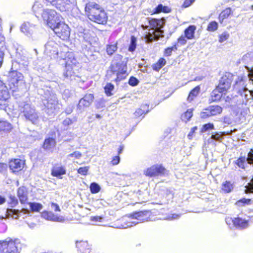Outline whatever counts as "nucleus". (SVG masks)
<instances>
[{
  "instance_id": "4468645a",
  "label": "nucleus",
  "mask_w": 253,
  "mask_h": 253,
  "mask_svg": "<svg viewBox=\"0 0 253 253\" xmlns=\"http://www.w3.org/2000/svg\"><path fill=\"white\" fill-rule=\"evenodd\" d=\"M66 173L65 167L59 164H55L51 169V175L58 178H62V176L65 175Z\"/></svg>"
},
{
  "instance_id": "774afa93",
  "label": "nucleus",
  "mask_w": 253,
  "mask_h": 253,
  "mask_svg": "<svg viewBox=\"0 0 253 253\" xmlns=\"http://www.w3.org/2000/svg\"><path fill=\"white\" fill-rule=\"evenodd\" d=\"M95 116H96V117L97 118H101L100 115H99V114H96V115H95Z\"/></svg>"
},
{
  "instance_id": "7ed1b4c3",
  "label": "nucleus",
  "mask_w": 253,
  "mask_h": 253,
  "mask_svg": "<svg viewBox=\"0 0 253 253\" xmlns=\"http://www.w3.org/2000/svg\"><path fill=\"white\" fill-rule=\"evenodd\" d=\"M63 76L65 78L79 77L78 73L81 69L80 64L75 56L71 52H67L65 58Z\"/></svg>"
},
{
  "instance_id": "de8ad7c7",
  "label": "nucleus",
  "mask_w": 253,
  "mask_h": 253,
  "mask_svg": "<svg viewBox=\"0 0 253 253\" xmlns=\"http://www.w3.org/2000/svg\"><path fill=\"white\" fill-rule=\"evenodd\" d=\"M89 169V167H80L77 169V171L79 173L82 175H86L87 174Z\"/></svg>"
},
{
  "instance_id": "b1692460",
  "label": "nucleus",
  "mask_w": 253,
  "mask_h": 253,
  "mask_svg": "<svg viewBox=\"0 0 253 253\" xmlns=\"http://www.w3.org/2000/svg\"><path fill=\"white\" fill-rule=\"evenodd\" d=\"M13 128L12 125L6 121H0V132L8 133Z\"/></svg>"
},
{
  "instance_id": "c03bdc74",
  "label": "nucleus",
  "mask_w": 253,
  "mask_h": 253,
  "mask_svg": "<svg viewBox=\"0 0 253 253\" xmlns=\"http://www.w3.org/2000/svg\"><path fill=\"white\" fill-rule=\"evenodd\" d=\"M89 189L92 194H96L100 191L101 188L97 183L92 182L90 184Z\"/></svg>"
},
{
  "instance_id": "8fccbe9b",
  "label": "nucleus",
  "mask_w": 253,
  "mask_h": 253,
  "mask_svg": "<svg viewBox=\"0 0 253 253\" xmlns=\"http://www.w3.org/2000/svg\"><path fill=\"white\" fill-rule=\"evenodd\" d=\"M229 37V34L227 32H224L219 35L218 41L220 42H222L227 40Z\"/></svg>"
},
{
  "instance_id": "0eeeda50",
  "label": "nucleus",
  "mask_w": 253,
  "mask_h": 253,
  "mask_svg": "<svg viewBox=\"0 0 253 253\" xmlns=\"http://www.w3.org/2000/svg\"><path fill=\"white\" fill-rule=\"evenodd\" d=\"M166 173V169L161 164L152 165L145 169L143 172V174L149 177H156L164 175Z\"/></svg>"
},
{
  "instance_id": "864d4df0",
  "label": "nucleus",
  "mask_w": 253,
  "mask_h": 253,
  "mask_svg": "<svg viewBox=\"0 0 253 253\" xmlns=\"http://www.w3.org/2000/svg\"><path fill=\"white\" fill-rule=\"evenodd\" d=\"M186 38L182 35L180 36L177 40V43L180 45H185L187 42Z\"/></svg>"
},
{
  "instance_id": "0e129e2a",
  "label": "nucleus",
  "mask_w": 253,
  "mask_h": 253,
  "mask_svg": "<svg viewBox=\"0 0 253 253\" xmlns=\"http://www.w3.org/2000/svg\"><path fill=\"white\" fill-rule=\"evenodd\" d=\"M51 207L53 209H54V210L55 211H60V208H59V206L56 203H51Z\"/></svg>"
},
{
  "instance_id": "bf43d9fd",
  "label": "nucleus",
  "mask_w": 253,
  "mask_h": 253,
  "mask_svg": "<svg viewBox=\"0 0 253 253\" xmlns=\"http://www.w3.org/2000/svg\"><path fill=\"white\" fill-rule=\"evenodd\" d=\"M73 123V121L69 118H67L64 119L62 122L63 125L64 126H69Z\"/></svg>"
},
{
  "instance_id": "20e7f679",
  "label": "nucleus",
  "mask_w": 253,
  "mask_h": 253,
  "mask_svg": "<svg viewBox=\"0 0 253 253\" xmlns=\"http://www.w3.org/2000/svg\"><path fill=\"white\" fill-rule=\"evenodd\" d=\"M19 240L16 238H7L0 240V253H19Z\"/></svg>"
},
{
  "instance_id": "680f3d73",
  "label": "nucleus",
  "mask_w": 253,
  "mask_h": 253,
  "mask_svg": "<svg viewBox=\"0 0 253 253\" xmlns=\"http://www.w3.org/2000/svg\"><path fill=\"white\" fill-rule=\"evenodd\" d=\"M197 129V126H194L191 129L190 131L189 132V134H188V137L189 139H191V136L193 134V133L195 132V131Z\"/></svg>"
},
{
  "instance_id": "5701e85b",
  "label": "nucleus",
  "mask_w": 253,
  "mask_h": 253,
  "mask_svg": "<svg viewBox=\"0 0 253 253\" xmlns=\"http://www.w3.org/2000/svg\"><path fill=\"white\" fill-rule=\"evenodd\" d=\"M196 26L194 25L188 26L184 30V36L187 40H192L195 38V33Z\"/></svg>"
},
{
  "instance_id": "603ef678",
  "label": "nucleus",
  "mask_w": 253,
  "mask_h": 253,
  "mask_svg": "<svg viewBox=\"0 0 253 253\" xmlns=\"http://www.w3.org/2000/svg\"><path fill=\"white\" fill-rule=\"evenodd\" d=\"M247 160L249 165H253V149H251L248 153Z\"/></svg>"
},
{
  "instance_id": "c756f323",
  "label": "nucleus",
  "mask_w": 253,
  "mask_h": 253,
  "mask_svg": "<svg viewBox=\"0 0 253 253\" xmlns=\"http://www.w3.org/2000/svg\"><path fill=\"white\" fill-rule=\"evenodd\" d=\"M233 184L230 181H225L221 185V190L225 193L231 192L233 189Z\"/></svg>"
},
{
  "instance_id": "4d7b16f0",
  "label": "nucleus",
  "mask_w": 253,
  "mask_h": 253,
  "mask_svg": "<svg viewBox=\"0 0 253 253\" xmlns=\"http://www.w3.org/2000/svg\"><path fill=\"white\" fill-rule=\"evenodd\" d=\"M120 161V158L119 156H116L112 158V160L111 161V164L113 166H115L118 165Z\"/></svg>"
},
{
  "instance_id": "7c9ffc66",
  "label": "nucleus",
  "mask_w": 253,
  "mask_h": 253,
  "mask_svg": "<svg viewBox=\"0 0 253 253\" xmlns=\"http://www.w3.org/2000/svg\"><path fill=\"white\" fill-rule=\"evenodd\" d=\"M252 202V199L243 198L237 200L235 204L239 207H244L247 205H251Z\"/></svg>"
},
{
  "instance_id": "a211bd4d",
  "label": "nucleus",
  "mask_w": 253,
  "mask_h": 253,
  "mask_svg": "<svg viewBox=\"0 0 253 253\" xmlns=\"http://www.w3.org/2000/svg\"><path fill=\"white\" fill-rule=\"evenodd\" d=\"M76 247L79 253H91L90 245L86 241H78L76 242Z\"/></svg>"
},
{
  "instance_id": "69168bd1",
  "label": "nucleus",
  "mask_w": 253,
  "mask_h": 253,
  "mask_svg": "<svg viewBox=\"0 0 253 253\" xmlns=\"http://www.w3.org/2000/svg\"><path fill=\"white\" fill-rule=\"evenodd\" d=\"M123 149H124L123 145H121L119 146V148H118V156H119V155L122 153Z\"/></svg>"
},
{
  "instance_id": "f704fd0d",
  "label": "nucleus",
  "mask_w": 253,
  "mask_h": 253,
  "mask_svg": "<svg viewBox=\"0 0 253 253\" xmlns=\"http://www.w3.org/2000/svg\"><path fill=\"white\" fill-rule=\"evenodd\" d=\"M137 46V38L133 35L130 37V42L128 46V50L130 52H133Z\"/></svg>"
},
{
  "instance_id": "393cba45",
  "label": "nucleus",
  "mask_w": 253,
  "mask_h": 253,
  "mask_svg": "<svg viewBox=\"0 0 253 253\" xmlns=\"http://www.w3.org/2000/svg\"><path fill=\"white\" fill-rule=\"evenodd\" d=\"M161 21L159 19L151 18L149 20V24L151 29L155 30L157 32L160 31Z\"/></svg>"
},
{
  "instance_id": "bb28decb",
  "label": "nucleus",
  "mask_w": 253,
  "mask_h": 253,
  "mask_svg": "<svg viewBox=\"0 0 253 253\" xmlns=\"http://www.w3.org/2000/svg\"><path fill=\"white\" fill-rule=\"evenodd\" d=\"M171 9L168 6H164L162 4H158L153 10L152 14H158L161 12L169 13Z\"/></svg>"
},
{
  "instance_id": "ddd939ff",
  "label": "nucleus",
  "mask_w": 253,
  "mask_h": 253,
  "mask_svg": "<svg viewBox=\"0 0 253 253\" xmlns=\"http://www.w3.org/2000/svg\"><path fill=\"white\" fill-rule=\"evenodd\" d=\"M227 93L221 91L218 87L215 86V88L211 91L210 97V102H218L220 101L226 95Z\"/></svg>"
},
{
  "instance_id": "72a5a7b5",
  "label": "nucleus",
  "mask_w": 253,
  "mask_h": 253,
  "mask_svg": "<svg viewBox=\"0 0 253 253\" xmlns=\"http://www.w3.org/2000/svg\"><path fill=\"white\" fill-rule=\"evenodd\" d=\"M193 109H189L184 112L181 116V119L183 121L187 122L189 121L193 116Z\"/></svg>"
},
{
  "instance_id": "9d476101",
  "label": "nucleus",
  "mask_w": 253,
  "mask_h": 253,
  "mask_svg": "<svg viewBox=\"0 0 253 253\" xmlns=\"http://www.w3.org/2000/svg\"><path fill=\"white\" fill-rule=\"evenodd\" d=\"M23 74L16 70L10 72L8 79V85L11 89L14 90L18 88L19 83L23 81Z\"/></svg>"
},
{
  "instance_id": "338daca9",
  "label": "nucleus",
  "mask_w": 253,
  "mask_h": 253,
  "mask_svg": "<svg viewBox=\"0 0 253 253\" xmlns=\"http://www.w3.org/2000/svg\"><path fill=\"white\" fill-rule=\"evenodd\" d=\"M5 198L0 195V205H1L5 202Z\"/></svg>"
},
{
  "instance_id": "052dcab7",
  "label": "nucleus",
  "mask_w": 253,
  "mask_h": 253,
  "mask_svg": "<svg viewBox=\"0 0 253 253\" xmlns=\"http://www.w3.org/2000/svg\"><path fill=\"white\" fill-rule=\"evenodd\" d=\"M7 169L6 164L2 162H0V173L5 171Z\"/></svg>"
},
{
  "instance_id": "f257e3e1",
  "label": "nucleus",
  "mask_w": 253,
  "mask_h": 253,
  "mask_svg": "<svg viewBox=\"0 0 253 253\" xmlns=\"http://www.w3.org/2000/svg\"><path fill=\"white\" fill-rule=\"evenodd\" d=\"M86 17L91 21L105 25L108 21V15L104 8L95 2H88L84 6Z\"/></svg>"
},
{
  "instance_id": "473e14b6",
  "label": "nucleus",
  "mask_w": 253,
  "mask_h": 253,
  "mask_svg": "<svg viewBox=\"0 0 253 253\" xmlns=\"http://www.w3.org/2000/svg\"><path fill=\"white\" fill-rule=\"evenodd\" d=\"M209 107L212 116L220 114L222 112V108L219 105H211Z\"/></svg>"
},
{
  "instance_id": "a878e982",
  "label": "nucleus",
  "mask_w": 253,
  "mask_h": 253,
  "mask_svg": "<svg viewBox=\"0 0 253 253\" xmlns=\"http://www.w3.org/2000/svg\"><path fill=\"white\" fill-rule=\"evenodd\" d=\"M166 64V60L164 57H161L155 63L152 65V68L154 71L159 72Z\"/></svg>"
},
{
  "instance_id": "e433bc0d",
  "label": "nucleus",
  "mask_w": 253,
  "mask_h": 253,
  "mask_svg": "<svg viewBox=\"0 0 253 253\" xmlns=\"http://www.w3.org/2000/svg\"><path fill=\"white\" fill-rule=\"evenodd\" d=\"M117 42L113 44H107L106 45V52L108 55H112L118 49Z\"/></svg>"
},
{
  "instance_id": "a19ab883",
  "label": "nucleus",
  "mask_w": 253,
  "mask_h": 253,
  "mask_svg": "<svg viewBox=\"0 0 253 253\" xmlns=\"http://www.w3.org/2000/svg\"><path fill=\"white\" fill-rule=\"evenodd\" d=\"M104 89L106 95L110 96L113 94L112 91L114 89V85L112 83H109L106 84Z\"/></svg>"
},
{
  "instance_id": "f8f14e48",
  "label": "nucleus",
  "mask_w": 253,
  "mask_h": 253,
  "mask_svg": "<svg viewBox=\"0 0 253 253\" xmlns=\"http://www.w3.org/2000/svg\"><path fill=\"white\" fill-rule=\"evenodd\" d=\"M94 98L93 94L86 93L82 97L78 104V108L80 109H84L89 107L93 102Z\"/></svg>"
},
{
  "instance_id": "dca6fc26",
  "label": "nucleus",
  "mask_w": 253,
  "mask_h": 253,
  "mask_svg": "<svg viewBox=\"0 0 253 253\" xmlns=\"http://www.w3.org/2000/svg\"><path fill=\"white\" fill-rule=\"evenodd\" d=\"M10 98V94L5 84L0 80V102H6Z\"/></svg>"
},
{
  "instance_id": "1a4fd4ad",
  "label": "nucleus",
  "mask_w": 253,
  "mask_h": 253,
  "mask_svg": "<svg viewBox=\"0 0 253 253\" xmlns=\"http://www.w3.org/2000/svg\"><path fill=\"white\" fill-rule=\"evenodd\" d=\"M26 165L24 159L12 158L8 162V167L10 171L17 174L22 171Z\"/></svg>"
},
{
  "instance_id": "6e6d98bb",
  "label": "nucleus",
  "mask_w": 253,
  "mask_h": 253,
  "mask_svg": "<svg viewBox=\"0 0 253 253\" xmlns=\"http://www.w3.org/2000/svg\"><path fill=\"white\" fill-rule=\"evenodd\" d=\"M82 156V153L79 151H75L69 155V157H74L77 159H80Z\"/></svg>"
},
{
  "instance_id": "a18cd8bd",
  "label": "nucleus",
  "mask_w": 253,
  "mask_h": 253,
  "mask_svg": "<svg viewBox=\"0 0 253 253\" xmlns=\"http://www.w3.org/2000/svg\"><path fill=\"white\" fill-rule=\"evenodd\" d=\"M18 204V201L17 198L13 195H9V202H8V205L11 208H14L16 207Z\"/></svg>"
},
{
  "instance_id": "f3484780",
  "label": "nucleus",
  "mask_w": 253,
  "mask_h": 253,
  "mask_svg": "<svg viewBox=\"0 0 253 253\" xmlns=\"http://www.w3.org/2000/svg\"><path fill=\"white\" fill-rule=\"evenodd\" d=\"M42 217L48 220L60 222L64 221V219L63 217L55 214L51 211H43L42 213Z\"/></svg>"
},
{
  "instance_id": "2f4dec72",
  "label": "nucleus",
  "mask_w": 253,
  "mask_h": 253,
  "mask_svg": "<svg viewBox=\"0 0 253 253\" xmlns=\"http://www.w3.org/2000/svg\"><path fill=\"white\" fill-rule=\"evenodd\" d=\"M146 107L148 108V106L143 105L137 108L134 113V116L139 118L146 114L148 112L147 109H145Z\"/></svg>"
},
{
  "instance_id": "423d86ee",
  "label": "nucleus",
  "mask_w": 253,
  "mask_h": 253,
  "mask_svg": "<svg viewBox=\"0 0 253 253\" xmlns=\"http://www.w3.org/2000/svg\"><path fill=\"white\" fill-rule=\"evenodd\" d=\"M233 80V74L229 72H225L219 79L216 86L225 93H227L231 88Z\"/></svg>"
},
{
  "instance_id": "58836bf2",
  "label": "nucleus",
  "mask_w": 253,
  "mask_h": 253,
  "mask_svg": "<svg viewBox=\"0 0 253 253\" xmlns=\"http://www.w3.org/2000/svg\"><path fill=\"white\" fill-rule=\"evenodd\" d=\"M177 50V43H175L173 46L171 47H167L164 49V55L165 56H170L172 55V51H176Z\"/></svg>"
},
{
  "instance_id": "3c124183",
  "label": "nucleus",
  "mask_w": 253,
  "mask_h": 253,
  "mask_svg": "<svg viewBox=\"0 0 253 253\" xmlns=\"http://www.w3.org/2000/svg\"><path fill=\"white\" fill-rule=\"evenodd\" d=\"M128 83L130 85L134 86L138 84L139 81L137 78L133 76H131L130 77Z\"/></svg>"
},
{
  "instance_id": "4be33fe9",
  "label": "nucleus",
  "mask_w": 253,
  "mask_h": 253,
  "mask_svg": "<svg viewBox=\"0 0 253 253\" xmlns=\"http://www.w3.org/2000/svg\"><path fill=\"white\" fill-rule=\"evenodd\" d=\"M56 140L54 138L48 137L44 139L42 148L45 150H50L56 146Z\"/></svg>"
},
{
  "instance_id": "e2e57ef3",
  "label": "nucleus",
  "mask_w": 253,
  "mask_h": 253,
  "mask_svg": "<svg viewBox=\"0 0 253 253\" xmlns=\"http://www.w3.org/2000/svg\"><path fill=\"white\" fill-rule=\"evenodd\" d=\"M221 137L220 135L217 132H216L215 134H212L211 136V138L212 139H214L215 140L218 141L220 139Z\"/></svg>"
},
{
  "instance_id": "4c0bfd02",
  "label": "nucleus",
  "mask_w": 253,
  "mask_h": 253,
  "mask_svg": "<svg viewBox=\"0 0 253 253\" xmlns=\"http://www.w3.org/2000/svg\"><path fill=\"white\" fill-rule=\"evenodd\" d=\"M246 161H247V160L245 157L241 156L235 162V164L239 168L245 169L246 168L245 164Z\"/></svg>"
},
{
  "instance_id": "09e8293b",
  "label": "nucleus",
  "mask_w": 253,
  "mask_h": 253,
  "mask_svg": "<svg viewBox=\"0 0 253 253\" xmlns=\"http://www.w3.org/2000/svg\"><path fill=\"white\" fill-rule=\"evenodd\" d=\"M214 129V125L212 123H209L206 124H204L203 126V127L201 129L202 132H205L209 129Z\"/></svg>"
},
{
  "instance_id": "5fc2aeb1",
  "label": "nucleus",
  "mask_w": 253,
  "mask_h": 253,
  "mask_svg": "<svg viewBox=\"0 0 253 253\" xmlns=\"http://www.w3.org/2000/svg\"><path fill=\"white\" fill-rule=\"evenodd\" d=\"M146 38L149 42H152L158 40L159 39V36L155 35L154 32H153V34L149 33Z\"/></svg>"
},
{
  "instance_id": "6e6552de",
  "label": "nucleus",
  "mask_w": 253,
  "mask_h": 253,
  "mask_svg": "<svg viewBox=\"0 0 253 253\" xmlns=\"http://www.w3.org/2000/svg\"><path fill=\"white\" fill-rule=\"evenodd\" d=\"M52 30L55 34L62 40H67L70 35V29L68 25L61 22Z\"/></svg>"
},
{
  "instance_id": "6ab92c4d",
  "label": "nucleus",
  "mask_w": 253,
  "mask_h": 253,
  "mask_svg": "<svg viewBox=\"0 0 253 253\" xmlns=\"http://www.w3.org/2000/svg\"><path fill=\"white\" fill-rule=\"evenodd\" d=\"M232 222L235 227L241 229L247 228L249 225V220L239 217L234 218Z\"/></svg>"
},
{
  "instance_id": "49530a36",
  "label": "nucleus",
  "mask_w": 253,
  "mask_h": 253,
  "mask_svg": "<svg viewBox=\"0 0 253 253\" xmlns=\"http://www.w3.org/2000/svg\"><path fill=\"white\" fill-rule=\"evenodd\" d=\"M211 114L209 109V107L204 109V111L200 114V117L202 119H207L211 117Z\"/></svg>"
},
{
  "instance_id": "aec40b11",
  "label": "nucleus",
  "mask_w": 253,
  "mask_h": 253,
  "mask_svg": "<svg viewBox=\"0 0 253 253\" xmlns=\"http://www.w3.org/2000/svg\"><path fill=\"white\" fill-rule=\"evenodd\" d=\"M233 14V11L230 7H226L219 13L218 19L220 23L222 24Z\"/></svg>"
},
{
  "instance_id": "79ce46f5",
  "label": "nucleus",
  "mask_w": 253,
  "mask_h": 253,
  "mask_svg": "<svg viewBox=\"0 0 253 253\" xmlns=\"http://www.w3.org/2000/svg\"><path fill=\"white\" fill-rule=\"evenodd\" d=\"M218 25L216 21H211L209 22L207 28V30L209 32H214L217 30Z\"/></svg>"
},
{
  "instance_id": "39448f33",
  "label": "nucleus",
  "mask_w": 253,
  "mask_h": 253,
  "mask_svg": "<svg viewBox=\"0 0 253 253\" xmlns=\"http://www.w3.org/2000/svg\"><path fill=\"white\" fill-rule=\"evenodd\" d=\"M112 74H115L116 78L114 80L116 83H118L126 79L128 75L127 73V65L124 61H119L112 64L109 67Z\"/></svg>"
},
{
  "instance_id": "412c9836",
  "label": "nucleus",
  "mask_w": 253,
  "mask_h": 253,
  "mask_svg": "<svg viewBox=\"0 0 253 253\" xmlns=\"http://www.w3.org/2000/svg\"><path fill=\"white\" fill-rule=\"evenodd\" d=\"M151 214V212L148 211H139L134 212L132 214L133 218L140 221L148 220Z\"/></svg>"
},
{
  "instance_id": "9b49d317",
  "label": "nucleus",
  "mask_w": 253,
  "mask_h": 253,
  "mask_svg": "<svg viewBox=\"0 0 253 253\" xmlns=\"http://www.w3.org/2000/svg\"><path fill=\"white\" fill-rule=\"evenodd\" d=\"M47 3L55 6L61 11H66L67 6L71 3L70 0H42Z\"/></svg>"
},
{
  "instance_id": "13d9d810",
  "label": "nucleus",
  "mask_w": 253,
  "mask_h": 253,
  "mask_svg": "<svg viewBox=\"0 0 253 253\" xmlns=\"http://www.w3.org/2000/svg\"><path fill=\"white\" fill-rule=\"evenodd\" d=\"M195 0H184L182 7L183 8H186L189 7L194 1Z\"/></svg>"
},
{
  "instance_id": "cd10ccee",
  "label": "nucleus",
  "mask_w": 253,
  "mask_h": 253,
  "mask_svg": "<svg viewBox=\"0 0 253 253\" xmlns=\"http://www.w3.org/2000/svg\"><path fill=\"white\" fill-rule=\"evenodd\" d=\"M200 91V86L197 85L193 88L189 92L187 100L189 102H191L198 95Z\"/></svg>"
},
{
  "instance_id": "f03ea898",
  "label": "nucleus",
  "mask_w": 253,
  "mask_h": 253,
  "mask_svg": "<svg viewBox=\"0 0 253 253\" xmlns=\"http://www.w3.org/2000/svg\"><path fill=\"white\" fill-rule=\"evenodd\" d=\"M32 9L35 16L39 19H42L52 30L61 22L59 17L54 10H44L38 3L34 4Z\"/></svg>"
},
{
  "instance_id": "c85d7f7f",
  "label": "nucleus",
  "mask_w": 253,
  "mask_h": 253,
  "mask_svg": "<svg viewBox=\"0 0 253 253\" xmlns=\"http://www.w3.org/2000/svg\"><path fill=\"white\" fill-rule=\"evenodd\" d=\"M24 115L27 119L31 121H35L38 118L37 113L32 109H30L29 110L24 111Z\"/></svg>"
},
{
  "instance_id": "ea45409f",
  "label": "nucleus",
  "mask_w": 253,
  "mask_h": 253,
  "mask_svg": "<svg viewBox=\"0 0 253 253\" xmlns=\"http://www.w3.org/2000/svg\"><path fill=\"white\" fill-rule=\"evenodd\" d=\"M19 211L18 210L8 209L7 210V215L14 219H17L19 217Z\"/></svg>"
},
{
  "instance_id": "37998d69",
  "label": "nucleus",
  "mask_w": 253,
  "mask_h": 253,
  "mask_svg": "<svg viewBox=\"0 0 253 253\" xmlns=\"http://www.w3.org/2000/svg\"><path fill=\"white\" fill-rule=\"evenodd\" d=\"M244 192L246 194H253V177L245 186Z\"/></svg>"
},
{
  "instance_id": "c9c22d12",
  "label": "nucleus",
  "mask_w": 253,
  "mask_h": 253,
  "mask_svg": "<svg viewBox=\"0 0 253 253\" xmlns=\"http://www.w3.org/2000/svg\"><path fill=\"white\" fill-rule=\"evenodd\" d=\"M28 205L30 210L33 212H39L42 208V205L39 203L30 202Z\"/></svg>"
},
{
  "instance_id": "2eb2a0df",
  "label": "nucleus",
  "mask_w": 253,
  "mask_h": 253,
  "mask_svg": "<svg viewBox=\"0 0 253 253\" xmlns=\"http://www.w3.org/2000/svg\"><path fill=\"white\" fill-rule=\"evenodd\" d=\"M17 195L21 204L27 203L28 197V188L24 186L19 187L17 190Z\"/></svg>"
}]
</instances>
